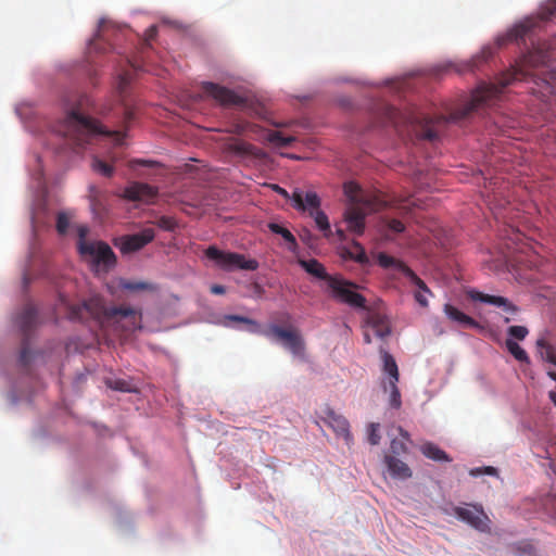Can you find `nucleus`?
<instances>
[{
	"label": "nucleus",
	"mask_w": 556,
	"mask_h": 556,
	"mask_svg": "<svg viewBox=\"0 0 556 556\" xmlns=\"http://www.w3.org/2000/svg\"><path fill=\"white\" fill-rule=\"evenodd\" d=\"M154 239V230L151 228L144 229L139 233L124 237L121 243V251L123 253H131L142 249Z\"/></svg>",
	"instance_id": "a211bd4d"
},
{
	"label": "nucleus",
	"mask_w": 556,
	"mask_h": 556,
	"mask_svg": "<svg viewBox=\"0 0 556 556\" xmlns=\"http://www.w3.org/2000/svg\"><path fill=\"white\" fill-rule=\"evenodd\" d=\"M538 256L536 254H533L530 256L529 260L525 261L521 257L518 258V263L525 264L527 267L532 268L538 266Z\"/></svg>",
	"instance_id": "864d4df0"
},
{
	"label": "nucleus",
	"mask_w": 556,
	"mask_h": 556,
	"mask_svg": "<svg viewBox=\"0 0 556 556\" xmlns=\"http://www.w3.org/2000/svg\"><path fill=\"white\" fill-rule=\"evenodd\" d=\"M258 130H261V127L255 124H251L244 121H233L229 124L228 128L226 129L229 134L235 135H243L247 132H251L254 135H258Z\"/></svg>",
	"instance_id": "7c9ffc66"
},
{
	"label": "nucleus",
	"mask_w": 556,
	"mask_h": 556,
	"mask_svg": "<svg viewBox=\"0 0 556 556\" xmlns=\"http://www.w3.org/2000/svg\"><path fill=\"white\" fill-rule=\"evenodd\" d=\"M539 353L543 361L556 365V353L554 348L548 344L544 339H540L536 342Z\"/></svg>",
	"instance_id": "c9c22d12"
},
{
	"label": "nucleus",
	"mask_w": 556,
	"mask_h": 556,
	"mask_svg": "<svg viewBox=\"0 0 556 556\" xmlns=\"http://www.w3.org/2000/svg\"><path fill=\"white\" fill-rule=\"evenodd\" d=\"M157 35V28L155 25H152L150 26L147 30H146V42L147 45H149V42L151 40H153Z\"/></svg>",
	"instance_id": "5fc2aeb1"
},
{
	"label": "nucleus",
	"mask_w": 556,
	"mask_h": 556,
	"mask_svg": "<svg viewBox=\"0 0 556 556\" xmlns=\"http://www.w3.org/2000/svg\"><path fill=\"white\" fill-rule=\"evenodd\" d=\"M343 192L349 202L343 213L346 229L356 236H362L365 231L366 216L371 212L379 211L387 203L366 192L354 181L345 182Z\"/></svg>",
	"instance_id": "7ed1b4c3"
},
{
	"label": "nucleus",
	"mask_w": 556,
	"mask_h": 556,
	"mask_svg": "<svg viewBox=\"0 0 556 556\" xmlns=\"http://www.w3.org/2000/svg\"><path fill=\"white\" fill-rule=\"evenodd\" d=\"M493 55L494 48L491 46H484L480 52L473 55L471 60L465 64V68H458L457 71L462 73L465 71L473 72L479 70L482 65L486 64L493 58Z\"/></svg>",
	"instance_id": "5701e85b"
},
{
	"label": "nucleus",
	"mask_w": 556,
	"mask_h": 556,
	"mask_svg": "<svg viewBox=\"0 0 556 556\" xmlns=\"http://www.w3.org/2000/svg\"><path fill=\"white\" fill-rule=\"evenodd\" d=\"M378 264L383 268H395L403 273L416 287L421 288L425 291H429V288L408 266L403 262L390 256L386 253L378 254Z\"/></svg>",
	"instance_id": "dca6fc26"
},
{
	"label": "nucleus",
	"mask_w": 556,
	"mask_h": 556,
	"mask_svg": "<svg viewBox=\"0 0 556 556\" xmlns=\"http://www.w3.org/2000/svg\"><path fill=\"white\" fill-rule=\"evenodd\" d=\"M70 227V215L66 212H60L56 216V230L60 235H65Z\"/></svg>",
	"instance_id": "37998d69"
},
{
	"label": "nucleus",
	"mask_w": 556,
	"mask_h": 556,
	"mask_svg": "<svg viewBox=\"0 0 556 556\" xmlns=\"http://www.w3.org/2000/svg\"><path fill=\"white\" fill-rule=\"evenodd\" d=\"M15 323L17 324L20 330L23 332L25 337L29 334L31 329L37 324V309L36 307L28 303L26 304L21 313L17 314Z\"/></svg>",
	"instance_id": "412c9836"
},
{
	"label": "nucleus",
	"mask_w": 556,
	"mask_h": 556,
	"mask_svg": "<svg viewBox=\"0 0 556 556\" xmlns=\"http://www.w3.org/2000/svg\"><path fill=\"white\" fill-rule=\"evenodd\" d=\"M53 131L62 137L66 144L78 152L90 143L97 136L111 137L116 144H122L125 135L118 130H108L92 117L84 114L79 108L73 109L53 128Z\"/></svg>",
	"instance_id": "f03ea898"
},
{
	"label": "nucleus",
	"mask_w": 556,
	"mask_h": 556,
	"mask_svg": "<svg viewBox=\"0 0 556 556\" xmlns=\"http://www.w3.org/2000/svg\"><path fill=\"white\" fill-rule=\"evenodd\" d=\"M454 515L480 532L491 531V520L482 505L470 504L468 507H454Z\"/></svg>",
	"instance_id": "9b49d317"
},
{
	"label": "nucleus",
	"mask_w": 556,
	"mask_h": 556,
	"mask_svg": "<svg viewBox=\"0 0 556 556\" xmlns=\"http://www.w3.org/2000/svg\"><path fill=\"white\" fill-rule=\"evenodd\" d=\"M493 55L494 48L491 46H484L480 52L473 55L471 60L465 64V68H458L457 71L462 73L465 71L473 72L479 70L482 65L486 64L493 58Z\"/></svg>",
	"instance_id": "b1692460"
},
{
	"label": "nucleus",
	"mask_w": 556,
	"mask_h": 556,
	"mask_svg": "<svg viewBox=\"0 0 556 556\" xmlns=\"http://www.w3.org/2000/svg\"><path fill=\"white\" fill-rule=\"evenodd\" d=\"M294 208L301 212L320 210L321 200L314 191H308L303 195L299 189L294 190L291 195Z\"/></svg>",
	"instance_id": "6ab92c4d"
},
{
	"label": "nucleus",
	"mask_w": 556,
	"mask_h": 556,
	"mask_svg": "<svg viewBox=\"0 0 556 556\" xmlns=\"http://www.w3.org/2000/svg\"><path fill=\"white\" fill-rule=\"evenodd\" d=\"M131 80H132V72L131 71L127 70V71H122L121 73H118L117 81H116V89L121 96H123L126 92L127 87L129 86Z\"/></svg>",
	"instance_id": "a19ab883"
},
{
	"label": "nucleus",
	"mask_w": 556,
	"mask_h": 556,
	"mask_svg": "<svg viewBox=\"0 0 556 556\" xmlns=\"http://www.w3.org/2000/svg\"><path fill=\"white\" fill-rule=\"evenodd\" d=\"M224 152L233 156H237L242 160L248 159H263L265 153L258 149L257 147L240 140V139H228L224 143Z\"/></svg>",
	"instance_id": "4468645a"
},
{
	"label": "nucleus",
	"mask_w": 556,
	"mask_h": 556,
	"mask_svg": "<svg viewBox=\"0 0 556 556\" xmlns=\"http://www.w3.org/2000/svg\"><path fill=\"white\" fill-rule=\"evenodd\" d=\"M390 450L394 455H401L407 452L405 442L399 439H393L391 441Z\"/></svg>",
	"instance_id": "09e8293b"
},
{
	"label": "nucleus",
	"mask_w": 556,
	"mask_h": 556,
	"mask_svg": "<svg viewBox=\"0 0 556 556\" xmlns=\"http://www.w3.org/2000/svg\"><path fill=\"white\" fill-rule=\"evenodd\" d=\"M65 305L67 318L71 320L83 321L88 317L93 318L100 324L113 323L122 325L123 331L132 332L141 328V313L130 306L106 307L105 302L100 295H92L81 304H68L62 299Z\"/></svg>",
	"instance_id": "f257e3e1"
},
{
	"label": "nucleus",
	"mask_w": 556,
	"mask_h": 556,
	"mask_svg": "<svg viewBox=\"0 0 556 556\" xmlns=\"http://www.w3.org/2000/svg\"><path fill=\"white\" fill-rule=\"evenodd\" d=\"M400 433L405 440H409L408 432L404 431L402 428H400Z\"/></svg>",
	"instance_id": "69168bd1"
},
{
	"label": "nucleus",
	"mask_w": 556,
	"mask_h": 556,
	"mask_svg": "<svg viewBox=\"0 0 556 556\" xmlns=\"http://www.w3.org/2000/svg\"><path fill=\"white\" fill-rule=\"evenodd\" d=\"M81 256L87 257L96 267L108 270L116 264V256L111 247L102 241L83 242L79 247Z\"/></svg>",
	"instance_id": "9d476101"
},
{
	"label": "nucleus",
	"mask_w": 556,
	"mask_h": 556,
	"mask_svg": "<svg viewBox=\"0 0 556 556\" xmlns=\"http://www.w3.org/2000/svg\"><path fill=\"white\" fill-rule=\"evenodd\" d=\"M366 325L374 329L378 338H386L391 333L390 321L388 317L377 311H369L366 317Z\"/></svg>",
	"instance_id": "aec40b11"
},
{
	"label": "nucleus",
	"mask_w": 556,
	"mask_h": 556,
	"mask_svg": "<svg viewBox=\"0 0 556 556\" xmlns=\"http://www.w3.org/2000/svg\"><path fill=\"white\" fill-rule=\"evenodd\" d=\"M526 73L521 68H514L504 74L498 84H483L479 86L471 94L470 99L450 114L448 119L458 122L468 117L471 113L478 112L483 106L490 105L493 100L497 99L503 89L510 85L514 80L522 79Z\"/></svg>",
	"instance_id": "20e7f679"
},
{
	"label": "nucleus",
	"mask_w": 556,
	"mask_h": 556,
	"mask_svg": "<svg viewBox=\"0 0 556 556\" xmlns=\"http://www.w3.org/2000/svg\"><path fill=\"white\" fill-rule=\"evenodd\" d=\"M481 473H486V475L493 476V475L496 473V468L488 466V467H484V468H476V469H472L470 471V475L475 476V477L479 476Z\"/></svg>",
	"instance_id": "603ef678"
},
{
	"label": "nucleus",
	"mask_w": 556,
	"mask_h": 556,
	"mask_svg": "<svg viewBox=\"0 0 556 556\" xmlns=\"http://www.w3.org/2000/svg\"><path fill=\"white\" fill-rule=\"evenodd\" d=\"M364 341L367 344L371 343V338H370L369 333H367V332L364 333Z\"/></svg>",
	"instance_id": "338daca9"
},
{
	"label": "nucleus",
	"mask_w": 556,
	"mask_h": 556,
	"mask_svg": "<svg viewBox=\"0 0 556 556\" xmlns=\"http://www.w3.org/2000/svg\"><path fill=\"white\" fill-rule=\"evenodd\" d=\"M87 233H88V228H87L86 226H80V227L78 228V237H79V239H78V243H77L78 248L80 247V244H81L83 242H88V241L86 240V236H87Z\"/></svg>",
	"instance_id": "bf43d9fd"
},
{
	"label": "nucleus",
	"mask_w": 556,
	"mask_h": 556,
	"mask_svg": "<svg viewBox=\"0 0 556 556\" xmlns=\"http://www.w3.org/2000/svg\"><path fill=\"white\" fill-rule=\"evenodd\" d=\"M258 139H264L277 148H287L295 140L292 136H283L282 132L276 130H264L261 128L257 135Z\"/></svg>",
	"instance_id": "393cba45"
},
{
	"label": "nucleus",
	"mask_w": 556,
	"mask_h": 556,
	"mask_svg": "<svg viewBox=\"0 0 556 556\" xmlns=\"http://www.w3.org/2000/svg\"><path fill=\"white\" fill-rule=\"evenodd\" d=\"M381 358L383 362V371L389 375L387 382H399L400 374L394 357L384 350H380Z\"/></svg>",
	"instance_id": "cd10ccee"
},
{
	"label": "nucleus",
	"mask_w": 556,
	"mask_h": 556,
	"mask_svg": "<svg viewBox=\"0 0 556 556\" xmlns=\"http://www.w3.org/2000/svg\"><path fill=\"white\" fill-rule=\"evenodd\" d=\"M418 290L415 292L414 296H415V300L416 302L422 306V307H427L428 306V300H427V296L426 294H431V291H425L422 290L421 288L417 287Z\"/></svg>",
	"instance_id": "8fccbe9b"
},
{
	"label": "nucleus",
	"mask_w": 556,
	"mask_h": 556,
	"mask_svg": "<svg viewBox=\"0 0 556 556\" xmlns=\"http://www.w3.org/2000/svg\"><path fill=\"white\" fill-rule=\"evenodd\" d=\"M382 387H383L384 392L390 393L389 405L392 408L399 409L402 405V400H401L400 390L397 388V382H383Z\"/></svg>",
	"instance_id": "72a5a7b5"
},
{
	"label": "nucleus",
	"mask_w": 556,
	"mask_h": 556,
	"mask_svg": "<svg viewBox=\"0 0 556 556\" xmlns=\"http://www.w3.org/2000/svg\"><path fill=\"white\" fill-rule=\"evenodd\" d=\"M507 332L513 339L523 340L528 336L529 330L525 326H510Z\"/></svg>",
	"instance_id": "a18cd8bd"
},
{
	"label": "nucleus",
	"mask_w": 556,
	"mask_h": 556,
	"mask_svg": "<svg viewBox=\"0 0 556 556\" xmlns=\"http://www.w3.org/2000/svg\"><path fill=\"white\" fill-rule=\"evenodd\" d=\"M556 15V0H547L536 15L526 17L520 23L516 24L505 35L497 37L496 46L502 47L508 42H520L534 31L536 28H542L545 24L551 22Z\"/></svg>",
	"instance_id": "423d86ee"
},
{
	"label": "nucleus",
	"mask_w": 556,
	"mask_h": 556,
	"mask_svg": "<svg viewBox=\"0 0 556 556\" xmlns=\"http://www.w3.org/2000/svg\"><path fill=\"white\" fill-rule=\"evenodd\" d=\"M548 396H549L551 401L553 402V404L556 406V392L549 391Z\"/></svg>",
	"instance_id": "0e129e2a"
},
{
	"label": "nucleus",
	"mask_w": 556,
	"mask_h": 556,
	"mask_svg": "<svg viewBox=\"0 0 556 556\" xmlns=\"http://www.w3.org/2000/svg\"><path fill=\"white\" fill-rule=\"evenodd\" d=\"M320 417L338 435L345 440L346 444L351 443L352 435L349 422L343 416L338 415L332 408L327 406L321 410Z\"/></svg>",
	"instance_id": "f3484780"
},
{
	"label": "nucleus",
	"mask_w": 556,
	"mask_h": 556,
	"mask_svg": "<svg viewBox=\"0 0 556 556\" xmlns=\"http://www.w3.org/2000/svg\"><path fill=\"white\" fill-rule=\"evenodd\" d=\"M119 287L124 290H128L131 292L137 291H146V290H153V286L149 282L144 281H130L126 279H122L119 282Z\"/></svg>",
	"instance_id": "ea45409f"
},
{
	"label": "nucleus",
	"mask_w": 556,
	"mask_h": 556,
	"mask_svg": "<svg viewBox=\"0 0 556 556\" xmlns=\"http://www.w3.org/2000/svg\"><path fill=\"white\" fill-rule=\"evenodd\" d=\"M329 290L331 295L337 301L348 304L354 308L366 309V299L361 293L356 292L358 286L352 281H349L341 276H334L330 278Z\"/></svg>",
	"instance_id": "1a4fd4ad"
},
{
	"label": "nucleus",
	"mask_w": 556,
	"mask_h": 556,
	"mask_svg": "<svg viewBox=\"0 0 556 556\" xmlns=\"http://www.w3.org/2000/svg\"><path fill=\"white\" fill-rule=\"evenodd\" d=\"M299 264L306 273L318 279L325 280L327 285H329L330 278H334V276L327 274L324 265L315 258L299 260Z\"/></svg>",
	"instance_id": "a878e982"
},
{
	"label": "nucleus",
	"mask_w": 556,
	"mask_h": 556,
	"mask_svg": "<svg viewBox=\"0 0 556 556\" xmlns=\"http://www.w3.org/2000/svg\"><path fill=\"white\" fill-rule=\"evenodd\" d=\"M336 235L339 238L340 241H344L346 239L345 231L341 228L336 229Z\"/></svg>",
	"instance_id": "e2e57ef3"
},
{
	"label": "nucleus",
	"mask_w": 556,
	"mask_h": 556,
	"mask_svg": "<svg viewBox=\"0 0 556 556\" xmlns=\"http://www.w3.org/2000/svg\"><path fill=\"white\" fill-rule=\"evenodd\" d=\"M91 168L104 177H112L114 173V167L99 156L92 157Z\"/></svg>",
	"instance_id": "58836bf2"
},
{
	"label": "nucleus",
	"mask_w": 556,
	"mask_h": 556,
	"mask_svg": "<svg viewBox=\"0 0 556 556\" xmlns=\"http://www.w3.org/2000/svg\"><path fill=\"white\" fill-rule=\"evenodd\" d=\"M387 117L399 135L410 136L414 134L418 139L429 141L438 138L435 126L446 121L443 116H439L433 121L413 111L403 112L394 108L388 109Z\"/></svg>",
	"instance_id": "39448f33"
},
{
	"label": "nucleus",
	"mask_w": 556,
	"mask_h": 556,
	"mask_svg": "<svg viewBox=\"0 0 556 556\" xmlns=\"http://www.w3.org/2000/svg\"><path fill=\"white\" fill-rule=\"evenodd\" d=\"M384 224L389 230L396 233L403 232L405 230L404 224L396 218H386Z\"/></svg>",
	"instance_id": "49530a36"
},
{
	"label": "nucleus",
	"mask_w": 556,
	"mask_h": 556,
	"mask_svg": "<svg viewBox=\"0 0 556 556\" xmlns=\"http://www.w3.org/2000/svg\"><path fill=\"white\" fill-rule=\"evenodd\" d=\"M309 216L314 218L316 226L326 237L331 233L328 216L321 210L309 211Z\"/></svg>",
	"instance_id": "f704fd0d"
},
{
	"label": "nucleus",
	"mask_w": 556,
	"mask_h": 556,
	"mask_svg": "<svg viewBox=\"0 0 556 556\" xmlns=\"http://www.w3.org/2000/svg\"><path fill=\"white\" fill-rule=\"evenodd\" d=\"M210 290L213 294L216 295H222L226 292V288L222 285H212Z\"/></svg>",
	"instance_id": "052dcab7"
},
{
	"label": "nucleus",
	"mask_w": 556,
	"mask_h": 556,
	"mask_svg": "<svg viewBox=\"0 0 556 556\" xmlns=\"http://www.w3.org/2000/svg\"><path fill=\"white\" fill-rule=\"evenodd\" d=\"M384 463L394 479L406 480L412 477V470L407 464L396 458L394 455H386Z\"/></svg>",
	"instance_id": "4be33fe9"
},
{
	"label": "nucleus",
	"mask_w": 556,
	"mask_h": 556,
	"mask_svg": "<svg viewBox=\"0 0 556 556\" xmlns=\"http://www.w3.org/2000/svg\"><path fill=\"white\" fill-rule=\"evenodd\" d=\"M231 321L249 325L251 327L250 331L252 332H261L257 321L240 315H225L220 320V325L229 327Z\"/></svg>",
	"instance_id": "473e14b6"
},
{
	"label": "nucleus",
	"mask_w": 556,
	"mask_h": 556,
	"mask_svg": "<svg viewBox=\"0 0 556 556\" xmlns=\"http://www.w3.org/2000/svg\"><path fill=\"white\" fill-rule=\"evenodd\" d=\"M130 165L131 166L141 165V166H147V167H154L157 165V162L151 161V160H134L130 162Z\"/></svg>",
	"instance_id": "6e6d98bb"
},
{
	"label": "nucleus",
	"mask_w": 556,
	"mask_h": 556,
	"mask_svg": "<svg viewBox=\"0 0 556 556\" xmlns=\"http://www.w3.org/2000/svg\"><path fill=\"white\" fill-rule=\"evenodd\" d=\"M421 453L427 457L435 462H451L448 455L441 450L438 445L427 442L420 447Z\"/></svg>",
	"instance_id": "c85d7f7f"
},
{
	"label": "nucleus",
	"mask_w": 556,
	"mask_h": 556,
	"mask_svg": "<svg viewBox=\"0 0 556 556\" xmlns=\"http://www.w3.org/2000/svg\"><path fill=\"white\" fill-rule=\"evenodd\" d=\"M547 375L551 379L556 381V371H548Z\"/></svg>",
	"instance_id": "774afa93"
},
{
	"label": "nucleus",
	"mask_w": 556,
	"mask_h": 556,
	"mask_svg": "<svg viewBox=\"0 0 556 556\" xmlns=\"http://www.w3.org/2000/svg\"><path fill=\"white\" fill-rule=\"evenodd\" d=\"M156 225L164 230H174L177 223L174 218L168 216H162L157 219Z\"/></svg>",
	"instance_id": "de8ad7c7"
},
{
	"label": "nucleus",
	"mask_w": 556,
	"mask_h": 556,
	"mask_svg": "<svg viewBox=\"0 0 556 556\" xmlns=\"http://www.w3.org/2000/svg\"><path fill=\"white\" fill-rule=\"evenodd\" d=\"M204 254L213 261L217 267L226 271L236 269L256 270L258 262L254 258H247L243 254L219 250L216 245H210Z\"/></svg>",
	"instance_id": "0eeeda50"
},
{
	"label": "nucleus",
	"mask_w": 556,
	"mask_h": 556,
	"mask_svg": "<svg viewBox=\"0 0 556 556\" xmlns=\"http://www.w3.org/2000/svg\"><path fill=\"white\" fill-rule=\"evenodd\" d=\"M29 355H30L29 349L26 345H24L21 351L20 362L23 365H27L29 363Z\"/></svg>",
	"instance_id": "4d7b16f0"
},
{
	"label": "nucleus",
	"mask_w": 556,
	"mask_h": 556,
	"mask_svg": "<svg viewBox=\"0 0 556 556\" xmlns=\"http://www.w3.org/2000/svg\"><path fill=\"white\" fill-rule=\"evenodd\" d=\"M444 313L452 321H455L465 328L479 327V324L472 317L466 315L452 304L444 305Z\"/></svg>",
	"instance_id": "bb28decb"
},
{
	"label": "nucleus",
	"mask_w": 556,
	"mask_h": 556,
	"mask_svg": "<svg viewBox=\"0 0 556 556\" xmlns=\"http://www.w3.org/2000/svg\"><path fill=\"white\" fill-rule=\"evenodd\" d=\"M157 189L144 182H132L125 188L123 198L132 202L153 203L157 197Z\"/></svg>",
	"instance_id": "2eb2a0df"
},
{
	"label": "nucleus",
	"mask_w": 556,
	"mask_h": 556,
	"mask_svg": "<svg viewBox=\"0 0 556 556\" xmlns=\"http://www.w3.org/2000/svg\"><path fill=\"white\" fill-rule=\"evenodd\" d=\"M108 25H109V23L105 20H101L99 22L98 31H97L96 36L92 39H90V41H89V50L90 51L94 50V51L102 52L105 50V49L100 48V43H101L102 39L104 38V33L108 28Z\"/></svg>",
	"instance_id": "4c0bfd02"
},
{
	"label": "nucleus",
	"mask_w": 556,
	"mask_h": 556,
	"mask_svg": "<svg viewBox=\"0 0 556 556\" xmlns=\"http://www.w3.org/2000/svg\"><path fill=\"white\" fill-rule=\"evenodd\" d=\"M379 424L371 422L368 427V442L371 445H378L380 443L381 437L379 434Z\"/></svg>",
	"instance_id": "c03bdc74"
},
{
	"label": "nucleus",
	"mask_w": 556,
	"mask_h": 556,
	"mask_svg": "<svg viewBox=\"0 0 556 556\" xmlns=\"http://www.w3.org/2000/svg\"><path fill=\"white\" fill-rule=\"evenodd\" d=\"M344 256L362 264V265H365L369 262L368 260V256L365 252V249L363 248V245L353 240L352 241V244H351V248H345L344 250Z\"/></svg>",
	"instance_id": "c756f323"
},
{
	"label": "nucleus",
	"mask_w": 556,
	"mask_h": 556,
	"mask_svg": "<svg viewBox=\"0 0 556 556\" xmlns=\"http://www.w3.org/2000/svg\"><path fill=\"white\" fill-rule=\"evenodd\" d=\"M466 294L472 301H479L502 308L505 323H509L519 313V307L507 298L485 294L475 289L468 290Z\"/></svg>",
	"instance_id": "ddd939ff"
},
{
	"label": "nucleus",
	"mask_w": 556,
	"mask_h": 556,
	"mask_svg": "<svg viewBox=\"0 0 556 556\" xmlns=\"http://www.w3.org/2000/svg\"><path fill=\"white\" fill-rule=\"evenodd\" d=\"M203 93L214 99L218 104L229 106H245L247 100L231 89L215 83L205 81L202 84Z\"/></svg>",
	"instance_id": "f8f14e48"
},
{
	"label": "nucleus",
	"mask_w": 556,
	"mask_h": 556,
	"mask_svg": "<svg viewBox=\"0 0 556 556\" xmlns=\"http://www.w3.org/2000/svg\"><path fill=\"white\" fill-rule=\"evenodd\" d=\"M517 549L518 552L521 554V555H527V556H530L533 554L534 552V547L532 544L528 543V542H521L518 544L517 546Z\"/></svg>",
	"instance_id": "3c124183"
},
{
	"label": "nucleus",
	"mask_w": 556,
	"mask_h": 556,
	"mask_svg": "<svg viewBox=\"0 0 556 556\" xmlns=\"http://www.w3.org/2000/svg\"><path fill=\"white\" fill-rule=\"evenodd\" d=\"M253 290L256 296H262L265 292L264 288L257 282L253 283Z\"/></svg>",
	"instance_id": "680f3d73"
},
{
	"label": "nucleus",
	"mask_w": 556,
	"mask_h": 556,
	"mask_svg": "<svg viewBox=\"0 0 556 556\" xmlns=\"http://www.w3.org/2000/svg\"><path fill=\"white\" fill-rule=\"evenodd\" d=\"M262 333L273 340L279 341L292 355L304 358L305 341L296 328H282L278 325H270Z\"/></svg>",
	"instance_id": "6e6552de"
},
{
	"label": "nucleus",
	"mask_w": 556,
	"mask_h": 556,
	"mask_svg": "<svg viewBox=\"0 0 556 556\" xmlns=\"http://www.w3.org/2000/svg\"><path fill=\"white\" fill-rule=\"evenodd\" d=\"M416 202L410 198H399L392 201L391 206L400 210L402 215H407L410 213L412 208L416 206Z\"/></svg>",
	"instance_id": "79ce46f5"
},
{
	"label": "nucleus",
	"mask_w": 556,
	"mask_h": 556,
	"mask_svg": "<svg viewBox=\"0 0 556 556\" xmlns=\"http://www.w3.org/2000/svg\"><path fill=\"white\" fill-rule=\"evenodd\" d=\"M268 228L273 233L280 235L283 238V240L288 243L289 250L294 251L296 249V239L289 229L277 223H269Z\"/></svg>",
	"instance_id": "2f4dec72"
},
{
	"label": "nucleus",
	"mask_w": 556,
	"mask_h": 556,
	"mask_svg": "<svg viewBox=\"0 0 556 556\" xmlns=\"http://www.w3.org/2000/svg\"><path fill=\"white\" fill-rule=\"evenodd\" d=\"M269 187H270V189L273 191H275L276 193L280 194L281 197H283L286 199L291 198L289 192L286 189H283L282 187H280L279 185L273 184V185H269Z\"/></svg>",
	"instance_id": "13d9d810"
},
{
	"label": "nucleus",
	"mask_w": 556,
	"mask_h": 556,
	"mask_svg": "<svg viewBox=\"0 0 556 556\" xmlns=\"http://www.w3.org/2000/svg\"><path fill=\"white\" fill-rule=\"evenodd\" d=\"M506 348L509 351V353L519 362L521 363H529V356L527 352L513 339L506 340Z\"/></svg>",
	"instance_id": "e433bc0d"
}]
</instances>
